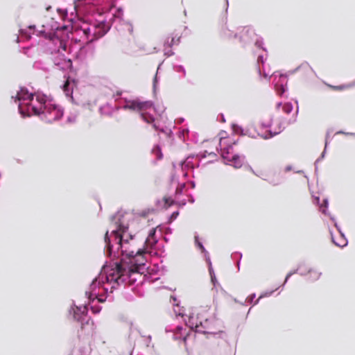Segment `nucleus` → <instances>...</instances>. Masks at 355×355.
Returning a JSON list of instances; mask_svg holds the SVG:
<instances>
[{
  "mask_svg": "<svg viewBox=\"0 0 355 355\" xmlns=\"http://www.w3.org/2000/svg\"><path fill=\"white\" fill-rule=\"evenodd\" d=\"M143 253V250H138L134 257L128 258V262H125L124 258H122L120 263H116L107 272L105 279L108 282H113L117 285L135 284L137 279L141 277L145 269L146 258Z\"/></svg>",
  "mask_w": 355,
  "mask_h": 355,
  "instance_id": "1",
  "label": "nucleus"
},
{
  "mask_svg": "<svg viewBox=\"0 0 355 355\" xmlns=\"http://www.w3.org/2000/svg\"><path fill=\"white\" fill-rule=\"evenodd\" d=\"M114 238L116 240V249L117 250V255L119 253L123 257L127 258L134 257L139 248L137 245V240L135 236L132 235L127 226L119 225L116 230H114L109 234L108 231L105 234L104 241L105 243V248L107 254L110 256L112 253L113 245H111L110 239Z\"/></svg>",
  "mask_w": 355,
  "mask_h": 355,
  "instance_id": "2",
  "label": "nucleus"
},
{
  "mask_svg": "<svg viewBox=\"0 0 355 355\" xmlns=\"http://www.w3.org/2000/svg\"><path fill=\"white\" fill-rule=\"evenodd\" d=\"M236 142L232 141L229 138H220L219 146L221 151V156L223 159L230 163L236 168H239L243 165V160L240 156L235 153L234 146Z\"/></svg>",
  "mask_w": 355,
  "mask_h": 355,
  "instance_id": "3",
  "label": "nucleus"
},
{
  "mask_svg": "<svg viewBox=\"0 0 355 355\" xmlns=\"http://www.w3.org/2000/svg\"><path fill=\"white\" fill-rule=\"evenodd\" d=\"M64 114L63 109L52 102H48L42 114V119L48 123L60 120Z\"/></svg>",
  "mask_w": 355,
  "mask_h": 355,
  "instance_id": "4",
  "label": "nucleus"
},
{
  "mask_svg": "<svg viewBox=\"0 0 355 355\" xmlns=\"http://www.w3.org/2000/svg\"><path fill=\"white\" fill-rule=\"evenodd\" d=\"M30 101L31 103L27 104V111L35 115H42L44 107L47 104L45 96L37 95L35 100L33 97V101Z\"/></svg>",
  "mask_w": 355,
  "mask_h": 355,
  "instance_id": "5",
  "label": "nucleus"
},
{
  "mask_svg": "<svg viewBox=\"0 0 355 355\" xmlns=\"http://www.w3.org/2000/svg\"><path fill=\"white\" fill-rule=\"evenodd\" d=\"M101 284L102 281L100 279L96 278L92 281L88 290L85 292L89 300H94L97 299L100 302L105 301V298L102 297V293L101 291Z\"/></svg>",
  "mask_w": 355,
  "mask_h": 355,
  "instance_id": "6",
  "label": "nucleus"
},
{
  "mask_svg": "<svg viewBox=\"0 0 355 355\" xmlns=\"http://www.w3.org/2000/svg\"><path fill=\"white\" fill-rule=\"evenodd\" d=\"M153 107L150 101H141L139 99L129 101L126 103L125 108L143 112Z\"/></svg>",
  "mask_w": 355,
  "mask_h": 355,
  "instance_id": "7",
  "label": "nucleus"
},
{
  "mask_svg": "<svg viewBox=\"0 0 355 355\" xmlns=\"http://www.w3.org/2000/svg\"><path fill=\"white\" fill-rule=\"evenodd\" d=\"M110 27L105 22H99L93 26V36L89 40V42H92L94 40H98L104 36L109 31Z\"/></svg>",
  "mask_w": 355,
  "mask_h": 355,
  "instance_id": "8",
  "label": "nucleus"
},
{
  "mask_svg": "<svg viewBox=\"0 0 355 355\" xmlns=\"http://www.w3.org/2000/svg\"><path fill=\"white\" fill-rule=\"evenodd\" d=\"M156 234V229L153 228L150 230L148 237L146 238L145 241V248L141 249V250L144 251L143 255L144 256V254L146 253V251L148 250L153 249L156 243H157V239L155 237Z\"/></svg>",
  "mask_w": 355,
  "mask_h": 355,
  "instance_id": "9",
  "label": "nucleus"
},
{
  "mask_svg": "<svg viewBox=\"0 0 355 355\" xmlns=\"http://www.w3.org/2000/svg\"><path fill=\"white\" fill-rule=\"evenodd\" d=\"M216 322V321L214 320H208L206 319L205 320L204 324L202 322H200V326L204 329L202 332L204 334H216L217 332L215 331V329L214 328V324Z\"/></svg>",
  "mask_w": 355,
  "mask_h": 355,
  "instance_id": "10",
  "label": "nucleus"
},
{
  "mask_svg": "<svg viewBox=\"0 0 355 355\" xmlns=\"http://www.w3.org/2000/svg\"><path fill=\"white\" fill-rule=\"evenodd\" d=\"M267 127H269L270 129L268 131V133L267 135L263 136V137L265 139H269V138H271L277 135H278L279 133H280L282 130H283V127L282 125L279 123L277 125V127L275 128H273L272 127V124H268L266 125Z\"/></svg>",
  "mask_w": 355,
  "mask_h": 355,
  "instance_id": "11",
  "label": "nucleus"
},
{
  "mask_svg": "<svg viewBox=\"0 0 355 355\" xmlns=\"http://www.w3.org/2000/svg\"><path fill=\"white\" fill-rule=\"evenodd\" d=\"M73 89V81H71L69 79L66 80L64 84L62 86L63 92L65 93L66 96H70L71 100H73L72 92Z\"/></svg>",
  "mask_w": 355,
  "mask_h": 355,
  "instance_id": "12",
  "label": "nucleus"
},
{
  "mask_svg": "<svg viewBox=\"0 0 355 355\" xmlns=\"http://www.w3.org/2000/svg\"><path fill=\"white\" fill-rule=\"evenodd\" d=\"M33 97H34V95L33 94H29L28 92L25 89H21V90L17 92V94L16 96V98L18 101H21V100L33 101Z\"/></svg>",
  "mask_w": 355,
  "mask_h": 355,
  "instance_id": "13",
  "label": "nucleus"
},
{
  "mask_svg": "<svg viewBox=\"0 0 355 355\" xmlns=\"http://www.w3.org/2000/svg\"><path fill=\"white\" fill-rule=\"evenodd\" d=\"M106 281H107L106 279ZM115 284L113 282H107V283L105 284L104 282L102 281V284H101V291L102 293V297L103 296L104 294H106L108 293V291L109 289L110 288V293L112 292V289L115 288V286L114 285Z\"/></svg>",
  "mask_w": 355,
  "mask_h": 355,
  "instance_id": "14",
  "label": "nucleus"
},
{
  "mask_svg": "<svg viewBox=\"0 0 355 355\" xmlns=\"http://www.w3.org/2000/svg\"><path fill=\"white\" fill-rule=\"evenodd\" d=\"M141 117L147 123H153L155 121L154 116L145 112V111L141 113Z\"/></svg>",
  "mask_w": 355,
  "mask_h": 355,
  "instance_id": "15",
  "label": "nucleus"
},
{
  "mask_svg": "<svg viewBox=\"0 0 355 355\" xmlns=\"http://www.w3.org/2000/svg\"><path fill=\"white\" fill-rule=\"evenodd\" d=\"M293 109V105L291 103H286L282 105V110L284 113L288 114H290Z\"/></svg>",
  "mask_w": 355,
  "mask_h": 355,
  "instance_id": "16",
  "label": "nucleus"
},
{
  "mask_svg": "<svg viewBox=\"0 0 355 355\" xmlns=\"http://www.w3.org/2000/svg\"><path fill=\"white\" fill-rule=\"evenodd\" d=\"M85 325L87 326L90 330L93 329L94 322L92 320L89 318H87L85 321V322H83L81 325V329H83L85 327Z\"/></svg>",
  "mask_w": 355,
  "mask_h": 355,
  "instance_id": "17",
  "label": "nucleus"
},
{
  "mask_svg": "<svg viewBox=\"0 0 355 355\" xmlns=\"http://www.w3.org/2000/svg\"><path fill=\"white\" fill-rule=\"evenodd\" d=\"M153 153L157 156V159H161L162 158L161 149L159 146H155L153 149Z\"/></svg>",
  "mask_w": 355,
  "mask_h": 355,
  "instance_id": "18",
  "label": "nucleus"
},
{
  "mask_svg": "<svg viewBox=\"0 0 355 355\" xmlns=\"http://www.w3.org/2000/svg\"><path fill=\"white\" fill-rule=\"evenodd\" d=\"M84 35L85 37L89 39V36L92 33L93 34V28H86L83 30Z\"/></svg>",
  "mask_w": 355,
  "mask_h": 355,
  "instance_id": "19",
  "label": "nucleus"
},
{
  "mask_svg": "<svg viewBox=\"0 0 355 355\" xmlns=\"http://www.w3.org/2000/svg\"><path fill=\"white\" fill-rule=\"evenodd\" d=\"M195 243L197 245V246L201 250L202 252L205 251V249L202 244L199 241L198 237L197 236H195Z\"/></svg>",
  "mask_w": 355,
  "mask_h": 355,
  "instance_id": "20",
  "label": "nucleus"
},
{
  "mask_svg": "<svg viewBox=\"0 0 355 355\" xmlns=\"http://www.w3.org/2000/svg\"><path fill=\"white\" fill-rule=\"evenodd\" d=\"M331 87L334 89V90H336V91H342V90H344L346 88H347V86L345 85H338V86H331Z\"/></svg>",
  "mask_w": 355,
  "mask_h": 355,
  "instance_id": "21",
  "label": "nucleus"
},
{
  "mask_svg": "<svg viewBox=\"0 0 355 355\" xmlns=\"http://www.w3.org/2000/svg\"><path fill=\"white\" fill-rule=\"evenodd\" d=\"M125 27L130 35H132L134 33V28L132 24L128 23L125 24Z\"/></svg>",
  "mask_w": 355,
  "mask_h": 355,
  "instance_id": "22",
  "label": "nucleus"
},
{
  "mask_svg": "<svg viewBox=\"0 0 355 355\" xmlns=\"http://www.w3.org/2000/svg\"><path fill=\"white\" fill-rule=\"evenodd\" d=\"M166 43L168 44V47H171L172 45H173L175 43V39L173 37H172V38H171V41H169V37H168Z\"/></svg>",
  "mask_w": 355,
  "mask_h": 355,
  "instance_id": "23",
  "label": "nucleus"
},
{
  "mask_svg": "<svg viewBox=\"0 0 355 355\" xmlns=\"http://www.w3.org/2000/svg\"><path fill=\"white\" fill-rule=\"evenodd\" d=\"M111 241V245H113L114 247L112 248V252H115V251L117 252V250L116 249V240H114V238L110 239Z\"/></svg>",
  "mask_w": 355,
  "mask_h": 355,
  "instance_id": "24",
  "label": "nucleus"
},
{
  "mask_svg": "<svg viewBox=\"0 0 355 355\" xmlns=\"http://www.w3.org/2000/svg\"><path fill=\"white\" fill-rule=\"evenodd\" d=\"M295 272H296L295 271V272H289V273L286 275V277L285 282H286V281L288 279V278H289L292 275H293V274H294V273H295Z\"/></svg>",
  "mask_w": 355,
  "mask_h": 355,
  "instance_id": "25",
  "label": "nucleus"
},
{
  "mask_svg": "<svg viewBox=\"0 0 355 355\" xmlns=\"http://www.w3.org/2000/svg\"><path fill=\"white\" fill-rule=\"evenodd\" d=\"M175 311L176 313H178V315H184V313H183L182 312H181V311H180V310H179V311Z\"/></svg>",
  "mask_w": 355,
  "mask_h": 355,
  "instance_id": "26",
  "label": "nucleus"
},
{
  "mask_svg": "<svg viewBox=\"0 0 355 355\" xmlns=\"http://www.w3.org/2000/svg\"><path fill=\"white\" fill-rule=\"evenodd\" d=\"M92 309L94 313H98L100 311V309H94V308H93V307Z\"/></svg>",
  "mask_w": 355,
  "mask_h": 355,
  "instance_id": "27",
  "label": "nucleus"
},
{
  "mask_svg": "<svg viewBox=\"0 0 355 355\" xmlns=\"http://www.w3.org/2000/svg\"><path fill=\"white\" fill-rule=\"evenodd\" d=\"M172 300H173V303H175V301H176V298H175V297H171V302H172Z\"/></svg>",
  "mask_w": 355,
  "mask_h": 355,
  "instance_id": "28",
  "label": "nucleus"
},
{
  "mask_svg": "<svg viewBox=\"0 0 355 355\" xmlns=\"http://www.w3.org/2000/svg\"><path fill=\"white\" fill-rule=\"evenodd\" d=\"M218 333L220 334H221V335H225V333L223 331H220V330L218 331Z\"/></svg>",
  "mask_w": 355,
  "mask_h": 355,
  "instance_id": "29",
  "label": "nucleus"
},
{
  "mask_svg": "<svg viewBox=\"0 0 355 355\" xmlns=\"http://www.w3.org/2000/svg\"><path fill=\"white\" fill-rule=\"evenodd\" d=\"M341 133H343V132L340 131V132H338L336 134H341Z\"/></svg>",
  "mask_w": 355,
  "mask_h": 355,
  "instance_id": "30",
  "label": "nucleus"
},
{
  "mask_svg": "<svg viewBox=\"0 0 355 355\" xmlns=\"http://www.w3.org/2000/svg\"><path fill=\"white\" fill-rule=\"evenodd\" d=\"M281 105H282L281 103H278L277 107H279Z\"/></svg>",
  "mask_w": 355,
  "mask_h": 355,
  "instance_id": "31",
  "label": "nucleus"
},
{
  "mask_svg": "<svg viewBox=\"0 0 355 355\" xmlns=\"http://www.w3.org/2000/svg\"><path fill=\"white\" fill-rule=\"evenodd\" d=\"M182 328V327H178V329L179 330H181Z\"/></svg>",
  "mask_w": 355,
  "mask_h": 355,
  "instance_id": "32",
  "label": "nucleus"
},
{
  "mask_svg": "<svg viewBox=\"0 0 355 355\" xmlns=\"http://www.w3.org/2000/svg\"><path fill=\"white\" fill-rule=\"evenodd\" d=\"M153 127L155 129H156V125L155 124H153Z\"/></svg>",
  "mask_w": 355,
  "mask_h": 355,
  "instance_id": "33",
  "label": "nucleus"
},
{
  "mask_svg": "<svg viewBox=\"0 0 355 355\" xmlns=\"http://www.w3.org/2000/svg\"><path fill=\"white\" fill-rule=\"evenodd\" d=\"M34 28V26H29V28Z\"/></svg>",
  "mask_w": 355,
  "mask_h": 355,
  "instance_id": "34",
  "label": "nucleus"
}]
</instances>
